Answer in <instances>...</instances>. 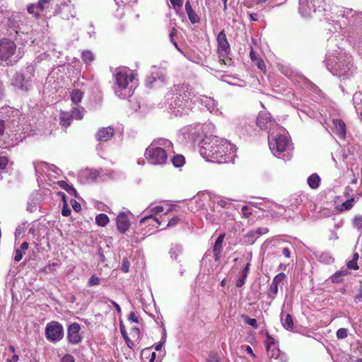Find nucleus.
Listing matches in <instances>:
<instances>
[{"mask_svg":"<svg viewBox=\"0 0 362 362\" xmlns=\"http://www.w3.org/2000/svg\"><path fill=\"white\" fill-rule=\"evenodd\" d=\"M333 126L334 133L341 139H344L346 137V125L341 119H333Z\"/></svg>","mask_w":362,"mask_h":362,"instance_id":"a211bd4d","label":"nucleus"},{"mask_svg":"<svg viewBox=\"0 0 362 362\" xmlns=\"http://www.w3.org/2000/svg\"><path fill=\"white\" fill-rule=\"evenodd\" d=\"M113 89L115 95L122 99L132 96L138 86L135 74L129 69H119L115 74Z\"/></svg>","mask_w":362,"mask_h":362,"instance_id":"20e7f679","label":"nucleus"},{"mask_svg":"<svg viewBox=\"0 0 362 362\" xmlns=\"http://www.w3.org/2000/svg\"><path fill=\"white\" fill-rule=\"evenodd\" d=\"M96 223L100 226H105L109 222L108 216L105 214H100L95 218Z\"/></svg>","mask_w":362,"mask_h":362,"instance_id":"473e14b6","label":"nucleus"},{"mask_svg":"<svg viewBox=\"0 0 362 362\" xmlns=\"http://www.w3.org/2000/svg\"><path fill=\"white\" fill-rule=\"evenodd\" d=\"M250 264L247 263L245 267V269L242 272V275L244 276V277H247L249 270H250Z\"/></svg>","mask_w":362,"mask_h":362,"instance_id":"680f3d73","label":"nucleus"},{"mask_svg":"<svg viewBox=\"0 0 362 362\" xmlns=\"http://www.w3.org/2000/svg\"><path fill=\"white\" fill-rule=\"evenodd\" d=\"M286 278V274L282 272L278 274L273 278L272 284H270L267 291V297L270 299V303L275 299L278 293L279 285L284 281Z\"/></svg>","mask_w":362,"mask_h":362,"instance_id":"f8f14e48","label":"nucleus"},{"mask_svg":"<svg viewBox=\"0 0 362 362\" xmlns=\"http://www.w3.org/2000/svg\"><path fill=\"white\" fill-rule=\"evenodd\" d=\"M180 221V217L178 216H174L173 217L168 223V225L167 226L168 227H174L178 223L179 221Z\"/></svg>","mask_w":362,"mask_h":362,"instance_id":"09e8293b","label":"nucleus"},{"mask_svg":"<svg viewBox=\"0 0 362 362\" xmlns=\"http://www.w3.org/2000/svg\"><path fill=\"white\" fill-rule=\"evenodd\" d=\"M269 146L274 156L284 160L291 158V140L288 132L282 127H277L268 135Z\"/></svg>","mask_w":362,"mask_h":362,"instance_id":"7ed1b4c3","label":"nucleus"},{"mask_svg":"<svg viewBox=\"0 0 362 362\" xmlns=\"http://www.w3.org/2000/svg\"><path fill=\"white\" fill-rule=\"evenodd\" d=\"M351 192H352V189L350 187L347 186L344 189V195L345 197L349 199Z\"/></svg>","mask_w":362,"mask_h":362,"instance_id":"bf43d9fd","label":"nucleus"},{"mask_svg":"<svg viewBox=\"0 0 362 362\" xmlns=\"http://www.w3.org/2000/svg\"><path fill=\"white\" fill-rule=\"evenodd\" d=\"M29 247V244L28 242H23L21 245V247L19 249H21V250H23V251H25L26 250H28Z\"/></svg>","mask_w":362,"mask_h":362,"instance_id":"338daca9","label":"nucleus"},{"mask_svg":"<svg viewBox=\"0 0 362 362\" xmlns=\"http://www.w3.org/2000/svg\"><path fill=\"white\" fill-rule=\"evenodd\" d=\"M19 358L18 356L16 354H13L11 358H8L6 360L7 362H18Z\"/></svg>","mask_w":362,"mask_h":362,"instance_id":"69168bd1","label":"nucleus"},{"mask_svg":"<svg viewBox=\"0 0 362 362\" xmlns=\"http://www.w3.org/2000/svg\"><path fill=\"white\" fill-rule=\"evenodd\" d=\"M199 100L201 103L204 105L210 112L217 113L218 112L217 103L213 98L202 95Z\"/></svg>","mask_w":362,"mask_h":362,"instance_id":"f3484780","label":"nucleus"},{"mask_svg":"<svg viewBox=\"0 0 362 362\" xmlns=\"http://www.w3.org/2000/svg\"><path fill=\"white\" fill-rule=\"evenodd\" d=\"M196 95L192 87L186 83L173 86L166 95L169 107L177 108V113H182L185 110L192 108L193 98Z\"/></svg>","mask_w":362,"mask_h":362,"instance_id":"f03ea898","label":"nucleus"},{"mask_svg":"<svg viewBox=\"0 0 362 362\" xmlns=\"http://www.w3.org/2000/svg\"><path fill=\"white\" fill-rule=\"evenodd\" d=\"M256 124L260 129L267 131L268 134L273 130H276L277 127H281L272 118L271 114L265 110L259 112L256 119Z\"/></svg>","mask_w":362,"mask_h":362,"instance_id":"6e6552de","label":"nucleus"},{"mask_svg":"<svg viewBox=\"0 0 362 362\" xmlns=\"http://www.w3.org/2000/svg\"><path fill=\"white\" fill-rule=\"evenodd\" d=\"M347 337V329L345 328H340L337 331V337L342 339Z\"/></svg>","mask_w":362,"mask_h":362,"instance_id":"a18cd8bd","label":"nucleus"},{"mask_svg":"<svg viewBox=\"0 0 362 362\" xmlns=\"http://www.w3.org/2000/svg\"><path fill=\"white\" fill-rule=\"evenodd\" d=\"M348 274V271L342 270L338 271L334 273L331 277V281L334 284H338L342 281V277Z\"/></svg>","mask_w":362,"mask_h":362,"instance_id":"c85d7f7f","label":"nucleus"},{"mask_svg":"<svg viewBox=\"0 0 362 362\" xmlns=\"http://www.w3.org/2000/svg\"><path fill=\"white\" fill-rule=\"evenodd\" d=\"M216 41L219 62L221 64L230 66L232 62V59L229 57L231 49L224 30L219 32L216 37Z\"/></svg>","mask_w":362,"mask_h":362,"instance_id":"0eeeda50","label":"nucleus"},{"mask_svg":"<svg viewBox=\"0 0 362 362\" xmlns=\"http://www.w3.org/2000/svg\"><path fill=\"white\" fill-rule=\"evenodd\" d=\"M8 160L5 156H1L0 157V169H4L6 168V165L8 164Z\"/></svg>","mask_w":362,"mask_h":362,"instance_id":"5fc2aeb1","label":"nucleus"},{"mask_svg":"<svg viewBox=\"0 0 362 362\" xmlns=\"http://www.w3.org/2000/svg\"><path fill=\"white\" fill-rule=\"evenodd\" d=\"M81 326L79 324L74 322L71 324L67 329V339L71 344H79L83 339L80 333Z\"/></svg>","mask_w":362,"mask_h":362,"instance_id":"ddd939ff","label":"nucleus"},{"mask_svg":"<svg viewBox=\"0 0 362 362\" xmlns=\"http://www.w3.org/2000/svg\"><path fill=\"white\" fill-rule=\"evenodd\" d=\"M170 1L175 8H181L182 6V2L181 0H170Z\"/></svg>","mask_w":362,"mask_h":362,"instance_id":"13d9d810","label":"nucleus"},{"mask_svg":"<svg viewBox=\"0 0 362 362\" xmlns=\"http://www.w3.org/2000/svg\"><path fill=\"white\" fill-rule=\"evenodd\" d=\"M62 187H63L69 194H76V190L74 189V187L71 185H69L65 182H62V183L60 185Z\"/></svg>","mask_w":362,"mask_h":362,"instance_id":"58836bf2","label":"nucleus"},{"mask_svg":"<svg viewBox=\"0 0 362 362\" xmlns=\"http://www.w3.org/2000/svg\"><path fill=\"white\" fill-rule=\"evenodd\" d=\"M201 156L208 161L218 163L233 162L236 148L232 144L217 137H206L200 143Z\"/></svg>","mask_w":362,"mask_h":362,"instance_id":"f257e3e1","label":"nucleus"},{"mask_svg":"<svg viewBox=\"0 0 362 362\" xmlns=\"http://www.w3.org/2000/svg\"><path fill=\"white\" fill-rule=\"evenodd\" d=\"M81 58L86 64L91 63L95 59L94 54L90 51H83L81 54Z\"/></svg>","mask_w":362,"mask_h":362,"instance_id":"72a5a7b5","label":"nucleus"},{"mask_svg":"<svg viewBox=\"0 0 362 362\" xmlns=\"http://www.w3.org/2000/svg\"><path fill=\"white\" fill-rule=\"evenodd\" d=\"M281 321L284 328H286L288 330L293 329V322L291 315L281 313Z\"/></svg>","mask_w":362,"mask_h":362,"instance_id":"5701e85b","label":"nucleus"},{"mask_svg":"<svg viewBox=\"0 0 362 362\" xmlns=\"http://www.w3.org/2000/svg\"><path fill=\"white\" fill-rule=\"evenodd\" d=\"M320 177L317 173H313L308 178V184L312 189H317L320 183Z\"/></svg>","mask_w":362,"mask_h":362,"instance_id":"b1692460","label":"nucleus"},{"mask_svg":"<svg viewBox=\"0 0 362 362\" xmlns=\"http://www.w3.org/2000/svg\"><path fill=\"white\" fill-rule=\"evenodd\" d=\"M63 199H64V204L63 209L62 210V214L64 216H70L71 211L69 208V206L65 201V195L64 194H63Z\"/></svg>","mask_w":362,"mask_h":362,"instance_id":"a19ab883","label":"nucleus"},{"mask_svg":"<svg viewBox=\"0 0 362 362\" xmlns=\"http://www.w3.org/2000/svg\"><path fill=\"white\" fill-rule=\"evenodd\" d=\"M182 252V247L180 245H175L172 246L169 251V254L170 255V257L176 261H178V257L180 255H181Z\"/></svg>","mask_w":362,"mask_h":362,"instance_id":"a878e982","label":"nucleus"},{"mask_svg":"<svg viewBox=\"0 0 362 362\" xmlns=\"http://www.w3.org/2000/svg\"><path fill=\"white\" fill-rule=\"evenodd\" d=\"M347 268L349 269L357 270L358 269V266L357 264V262L355 259H351L347 263Z\"/></svg>","mask_w":362,"mask_h":362,"instance_id":"8fccbe9b","label":"nucleus"},{"mask_svg":"<svg viewBox=\"0 0 362 362\" xmlns=\"http://www.w3.org/2000/svg\"><path fill=\"white\" fill-rule=\"evenodd\" d=\"M70 96L71 101L75 104H78L81 101L83 97V93L78 89H74L71 92Z\"/></svg>","mask_w":362,"mask_h":362,"instance_id":"bb28decb","label":"nucleus"},{"mask_svg":"<svg viewBox=\"0 0 362 362\" xmlns=\"http://www.w3.org/2000/svg\"><path fill=\"white\" fill-rule=\"evenodd\" d=\"M275 352L278 354L276 355V359L279 360L280 362H287L288 360V358L287 355L283 352H281L279 349H277Z\"/></svg>","mask_w":362,"mask_h":362,"instance_id":"ea45409f","label":"nucleus"},{"mask_svg":"<svg viewBox=\"0 0 362 362\" xmlns=\"http://www.w3.org/2000/svg\"><path fill=\"white\" fill-rule=\"evenodd\" d=\"M58 264L57 263H52L45 266L43 269L45 272H51L53 270V267H57Z\"/></svg>","mask_w":362,"mask_h":362,"instance_id":"4d7b16f0","label":"nucleus"},{"mask_svg":"<svg viewBox=\"0 0 362 362\" xmlns=\"http://www.w3.org/2000/svg\"><path fill=\"white\" fill-rule=\"evenodd\" d=\"M85 110L81 106L75 107L71 110V116L73 119H81L83 117Z\"/></svg>","mask_w":362,"mask_h":362,"instance_id":"cd10ccee","label":"nucleus"},{"mask_svg":"<svg viewBox=\"0 0 362 362\" xmlns=\"http://www.w3.org/2000/svg\"><path fill=\"white\" fill-rule=\"evenodd\" d=\"M163 210H164V209H163V207L162 206H156L153 207L151 209V211L153 212V214H149V215H147V216L143 217L140 220V223H144L146 222V221H147L148 219H153L154 221H156V223H158L160 225V223L159 222V221L155 216L154 214H158V213H161V212L163 211Z\"/></svg>","mask_w":362,"mask_h":362,"instance_id":"4be33fe9","label":"nucleus"},{"mask_svg":"<svg viewBox=\"0 0 362 362\" xmlns=\"http://www.w3.org/2000/svg\"><path fill=\"white\" fill-rule=\"evenodd\" d=\"M269 232V229L267 228H258L256 230H251L247 233V236L254 237L257 239L259 235H264Z\"/></svg>","mask_w":362,"mask_h":362,"instance_id":"c756f323","label":"nucleus"},{"mask_svg":"<svg viewBox=\"0 0 362 362\" xmlns=\"http://www.w3.org/2000/svg\"><path fill=\"white\" fill-rule=\"evenodd\" d=\"M100 279L95 275H92L88 281V286H93L100 284Z\"/></svg>","mask_w":362,"mask_h":362,"instance_id":"79ce46f5","label":"nucleus"},{"mask_svg":"<svg viewBox=\"0 0 362 362\" xmlns=\"http://www.w3.org/2000/svg\"><path fill=\"white\" fill-rule=\"evenodd\" d=\"M115 134V129L112 127L100 128L95 134L97 141L106 142L112 139Z\"/></svg>","mask_w":362,"mask_h":362,"instance_id":"2eb2a0df","label":"nucleus"},{"mask_svg":"<svg viewBox=\"0 0 362 362\" xmlns=\"http://www.w3.org/2000/svg\"><path fill=\"white\" fill-rule=\"evenodd\" d=\"M189 20L193 24L199 23L200 21L199 17L197 15L194 10L187 13Z\"/></svg>","mask_w":362,"mask_h":362,"instance_id":"4c0bfd02","label":"nucleus"},{"mask_svg":"<svg viewBox=\"0 0 362 362\" xmlns=\"http://www.w3.org/2000/svg\"><path fill=\"white\" fill-rule=\"evenodd\" d=\"M316 8L315 0H299V11L303 17L310 16Z\"/></svg>","mask_w":362,"mask_h":362,"instance_id":"4468645a","label":"nucleus"},{"mask_svg":"<svg viewBox=\"0 0 362 362\" xmlns=\"http://www.w3.org/2000/svg\"><path fill=\"white\" fill-rule=\"evenodd\" d=\"M176 34H177L176 29L175 28H173L169 34V37H170L171 42H173L174 37L176 35Z\"/></svg>","mask_w":362,"mask_h":362,"instance_id":"e2e57ef3","label":"nucleus"},{"mask_svg":"<svg viewBox=\"0 0 362 362\" xmlns=\"http://www.w3.org/2000/svg\"><path fill=\"white\" fill-rule=\"evenodd\" d=\"M250 57L252 62L263 72L266 71V65L264 61L255 53L252 47H250Z\"/></svg>","mask_w":362,"mask_h":362,"instance_id":"aec40b11","label":"nucleus"},{"mask_svg":"<svg viewBox=\"0 0 362 362\" xmlns=\"http://www.w3.org/2000/svg\"><path fill=\"white\" fill-rule=\"evenodd\" d=\"M45 337L50 342H57L64 337V328L62 324L52 321L45 327Z\"/></svg>","mask_w":362,"mask_h":362,"instance_id":"1a4fd4ad","label":"nucleus"},{"mask_svg":"<svg viewBox=\"0 0 362 362\" xmlns=\"http://www.w3.org/2000/svg\"><path fill=\"white\" fill-rule=\"evenodd\" d=\"M130 226L129 221L127 216L124 213H120L117 217V228L118 230L124 233Z\"/></svg>","mask_w":362,"mask_h":362,"instance_id":"dca6fc26","label":"nucleus"},{"mask_svg":"<svg viewBox=\"0 0 362 362\" xmlns=\"http://www.w3.org/2000/svg\"><path fill=\"white\" fill-rule=\"evenodd\" d=\"M353 226L358 230H362V215L356 216L352 221Z\"/></svg>","mask_w":362,"mask_h":362,"instance_id":"e433bc0d","label":"nucleus"},{"mask_svg":"<svg viewBox=\"0 0 362 362\" xmlns=\"http://www.w3.org/2000/svg\"><path fill=\"white\" fill-rule=\"evenodd\" d=\"M14 85L18 88L25 91H28L31 86L29 80H25L24 77L21 74L16 76V78L14 81Z\"/></svg>","mask_w":362,"mask_h":362,"instance_id":"412c9836","label":"nucleus"},{"mask_svg":"<svg viewBox=\"0 0 362 362\" xmlns=\"http://www.w3.org/2000/svg\"><path fill=\"white\" fill-rule=\"evenodd\" d=\"M59 119L60 124L65 129H66L68 127L70 126L73 118L69 112H63L60 114Z\"/></svg>","mask_w":362,"mask_h":362,"instance_id":"393cba45","label":"nucleus"},{"mask_svg":"<svg viewBox=\"0 0 362 362\" xmlns=\"http://www.w3.org/2000/svg\"><path fill=\"white\" fill-rule=\"evenodd\" d=\"M129 320L134 322H138V317L134 312L130 313Z\"/></svg>","mask_w":362,"mask_h":362,"instance_id":"052dcab7","label":"nucleus"},{"mask_svg":"<svg viewBox=\"0 0 362 362\" xmlns=\"http://www.w3.org/2000/svg\"><path fill=\"white\" fill-rule=\"evenodd\" d=\"M268 341L266 342V349L268 352L272 349V346L274 344V339L272 337L269 333L267 334Z\"/></svg>","mask_w":362,"mask_h":362,"instance_id":"49530a36","label":"nucleus"},{"mask_svg":"<svg viewBox=\"0 0 362 362\" xmlns=\"http://www.w3.org/2000/svg\"><path fill=\"white\" fill-rule=\"evenodd\" d=\"M122 270L124 272H129V263L127 262H124L122 265Z\"/></svg>","mask_w":362,"mask_h":362,"instance_id":"0e129e2a","label":"nucleus"},{"mask_svg":"<svg viewBox=\"0 0 362 362\" xmlns=\"http://www.w3.org/2000/svg\"><path fill=\"white\" fill-rule=\"evenodd\" d=\"M49 4V0H39V1L35 4L37 8L36 13L43 11Z\"/></svg>","mask_w":362,"mask_h":362,"instance_id":"f704fd0d","label":"nucleus"},{"mask_svg":"<svg viewBox=\"0 0 362 362\" xmlns=\"http://www.w3.org/2000/svg\"><path fill=\"white\" fill-rule=\"evenodd\" d=\"M28 12L30 14H34L36 16L39 15V13H36L37 8L35 4H30L27 8Z\"/></svg>","mask_w":362,"mask_h":362,"instance_id":"603ef678","label":"nucleus"},{"mask_svg":"<svg viewBox=\"0 0 362 362\" xmlns=\"http://www.w3.org/2000/svg\"><path fill=\"white\" fill-rule=\"evenodd\" d=\"M351 59V57L345 53L329 55L326 59L327 67L333 75L345 79L353 74Z\"/></svg>","mask_w":362,"mask_h":362,"instance_id":"423d86ee","label":"nucleus"},{"mask_svg":"<svg viewBox=\"0 0 362 362\" xmlns=\"http://www.w3.org/2000/svg\"><path fill=\"white\" fill-rule=\"evenodd\" d=\"M355 298H356V300L357 299L360 300L361 298H362V282H361V286H360V288L358 291V293L356 296Z\"/></svg>","mask_w":362,"mask_h":362,"instance_id":"774afa93","label":"nucleus"},{"mask_svg":"<svg viewBox=\"0 0 362 362\" xmlns=\"http://www.w3.org/2000/svg\"><path fill=\"white\" fill-rule=\"evenodd\" d=\"M60 362H75L74 358L71 354H66L61 359Z\"/></svg>","mask_w":362,"mask_h":362,"instance_id":"864d4df0","label":"nucleus"},{"mask_svg":"<svg viewBox=\"0 0 362 362\" xmlns=\"http://www.w3.org/2000/svg\"><path fill=\"white\" fill-rule=\"evenodd\" d=\"M71 204L72 208L74 209V210L75 211H76V212H78L81 209V206L80 203H78L75 199H71Z\"/></svg>","mask_w":362,"mask_h":362,"instance_id":"3c124183","label":"nucleus"},{"mask_svg":"<svg viewBox=\"0 0 362 362\" xmlns=\"http://www.w3.org/2000/svg\"><path fill=\"white\" fill-rule=\"evenodd\" d=\"M172 163L176 168L182 167L185 163V158L183 156L177 154L172 158Z\"/></svg>","mask_w":362,"mask_h":362,"instance_id":"2f4dec72","label":"nucleus"},{"mask_svg":"<svg viewBox=\"0 0 362 362\" xmlns=\"http://www.w3.org/2000/svg\"><path fill=\"white\" fill-rule=\"evenodd\" d=\"M120 329H121V333L122 334V337H124V339H125L126 342H127V344L129 347H132L133 346V342H132L130 341V339H129L128 336H127V334L124 329V328L123 327V326L121 325L120 327Z\"/></svg>","mask_w":362,"mask_h":362,"instance_id":"c03bdc74","label":"nucleus"},{"mask_svg":"<svg viewBox=\"0 0 362 362\" xmlns=\"http://www.w3.org/2000/svg\"><path fill=\"white\" fill-rule=\"evenodd\" d=\"M24 254H25V252H23V250H21V249H18V248L16 249L14 260L16 262H20L22 259Z\"/></svg>","mask_w":362,"mask_h":362,"instance_id":"de8ad7c7","label":"nucleus"},{"mask_svg":"<svg viewBox=\"0 0 362 362\" xmlns=\"http://www.w3.org/2000/svg\"><path fill=\"white\" fill-rule=\"evenodd\" d=\"M247 277H244L243 275H242L236 281V286L238 287V288H240L242 287L245 283V280H246Z\"/></svg>","mask_w":362,"mask_h":362,"instance_id":"6e6d98bb","label":"nucleus"},{"mask_svg":"<svg viewBox=\"0 0 362 362\" xmlns=\"http://www.w3.org/2000/svg\"><path fill=\"white\" fill-rule=\"evenodd\" d=\"M241 317L244 320L245 322L254 328H257V322L255 318H250L247 315H242Z\"/></svg>","mask_w":362,"mask_h":362,"instance_id":"c9c22d12","label":"nucleus"},{"mask_svg":"<svg viewBox=\"0 0 362 362\" xmlns=\"http://www.w3.org/2000/svg\"><path fill=\"white\" fill-rule=\"evenodd\" d=\"M170 141L160 138L154 140L146 149L145 158L153 165H163L168 160V152L172 151Z\"/></svg>","mask_w":362,"mask_h":362,"instance_id":"39448f33","label":"nucleus"},{"mask_svg":"<svg viewBox=\"0 0 362 362\" xmlns=\"http://www.w3.org/2000/svg\"><path fill=\"white\" fill-rule=\"evenodd\" d=\"M157 81H160L163 84L168 82L167 71L164 68L153 67L151 76L146 78V83L148 87H153V83Z\"/></svg>","mask_w":362,"mask_h":362,"instance_id":"9b49d317","label":"nucleus"},{"mask_svg":"<svg viewBox=\"0 0 362 362\" xmlns=\"http://www.w3.org/2000/svg\"><path fill=\"white\" fill-rule=\"evenodd\" d=\"M225 237V234H221L216 240L215 244L213 247V253L214 255V259L216 262H218L221 258V254L222 252V244L223 242V239Z\"/></svg>","mask_w":362,"mask_h":362,"instance_id":"6ab92c4d","label":"nucleus"},{"mask_svg":"<svg viewBox=\"0 0 362 362\" xmlns=\"http://www.w3.org/2000/svg\"><path fill=\"white\" fill-rule=\"evenodd\" d=\"M16 49V45L12 40L3 39L0 41V59L7 60L12 57Z\"/></svg>","mask_w":362,"mask_h":362,"instance_id":"9d476101","label":"nucleus"},{"mask_svg":"<svg viewBox=\"0 0 362 362\" xmlns=\"http://www.w3.org/2000/svg\"><path fill=\"white\" fill-rule=\"evenodd\" d=\"M355 202L354 197H351L346 201L343 202L339 206V210L340 211H349L354 206V202Z\"/></svg>","mask_w":362,"mask_h":362,"instance_id":"7c9ffc66","label":"nucleus"},{"mask_svg":"<svg viewBox=\"0 0 362 362\" xmlns=\"http://www.w3.org/2000/svg\"><path fill=\"white\" fill-rule=\"evenodd\" d=\"M361 93H356L354 95V97H353V103H354V107L357 111L358 110L361 109V107H359L360 104L358 102V100H361Z\"/></svg>","mask_w":362,"mask_h":362,"instance_id":"37998d69","label":"nucleus"}]
</instances>
